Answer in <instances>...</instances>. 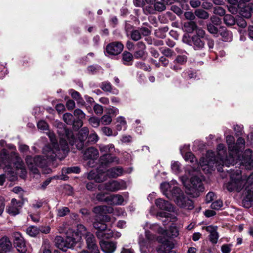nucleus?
I'll return each mask as SVG.
<instances>
[{
  "label": "nucleus",
  "instance_id": "f257e3e1",
  "mask_svg": "<svg viewBox=\"0 0 253 253\" xmlns=\"http://www.w3.org/2000/svg\"><path fill=\"white\" fill-rule=\"evenodd\" d=\"M225 187L230 192L243 190V204L246 208L251 206L253 201V172L246 177L241 175V170H237L236 175L231 176L230 181L225 184Z\"/></svg>",
  "mask_w": 253,
  "mask_h": 253
},
{
  "label": "nucleus",
  "instance_id": "f03ea898",
  "mask_svg": "<svg viewBox=\"0 0 253 253\" xmlns=\"http://www.w3.org/2000/svg\"><path fill=\"white\" fill-rule=\"evenodd\" d=\"M62 131L65 134L60 138V148L57 143L55 134L51 131L47 132L51 142V146L46 145L44 146L43 148V154L51 159H53L57 157L60 160H62L69 151V147L67 140H68L71 145H73L75 142V137L71 131L64 128Z\"/></svg>",
  "mask_w": 253,
  "mask_h": 253
},
{
  "label": "nucleus",
  "instance_id": "7ed1b4c3",
  "mask_svg": "<svg viewBox=\"0 0 253 253\" xmlns=\"http://www.w3.org/2000/svg\"><path fill=\"white\" fill-rule=\"evenodd\" d=\"M176 185V181L173 180L170 183H162L161 188L163 194L169 199H173L174 202L178 207L192 210L194 208L193 202Z\"/></svg>",
  "mask_w": 253,
  "mask_h": 253
},
{
  "label": "nucleus",
  "instance_id": "20e7f679",
  "mask_svg": "<svg viewBox=\"0 0 253 253\" xmlns=\"http://www.w3.org/2000/svg\"><path fill=\"white\" fill-rule=\"evenodd\" d=\"M226 142L228 146L229 157H227L226 149L223 144H219L217 147V156H215V166L218 171H222V167L224 165L229 167L235 164L237 148H235L234 137L230 135L226 137Z\"/></svg>",
  "mask_w": 253,
  "mask_h": 253
},
{
  "label": "nucleus",
  "instance_id": "39448f33",
  "mask_svg": "<svg viewBox=\"0 0 253 253\" xmlns=\"http://www.w3.org/2000/svg\"><path fill=\"white\" fill-rule=\"evenodd\" d=\"M184 158L186 161H189L192 164L194 163L197 168L200 166L205 173H211L215 169V168H217V166H215V155L214 153L212 151H208L206 157L201 158L199 163L197 162L195 157L190 152L185 153Z\"/></svg>",
  "mask_w": 253,
  "mask_h": 253
},
{
  "label": "nucleus",
  "instance_id": "423d86ee",
  "mask_svg": "<svg viewBox=\"0 0 253 253\" xmlns=\"http://www.w3.org/2000/svg\"><path fill=\"white\" fill-rule=\"evenodd\" d=\"M54 159H51L44 155L43 156H37L34 158L31 156H27L25 161L30 170L33 173H39L38 169L39 167L42 169V171L44 174H49L52 172V169L48 167V163L50 160Z\"/></svg>",
  "mask_w": 253,
  "mask_h": 253
},
{
  "label": "nucleus",
  "instance_id": "0eeeda50",
  "mask_svg": "<svg viewBox=\"0 0 253 253\" xmlns=\"http://www.w3.org/2000/svg\"><path fill=\"white\" fill-rule=\"evenodd\" d=\"M7 147L9 150L7 151L9 154V160L12 163V168H15L16 170L20 171L19 174L21 177H25L27 172L22 159L16 152V147L12 144L7 145Z\"/></svg>",
  "mask_w": 253,
  "mask_h": 253
},
{
  "label": "nucleus",
  "instance_id": "6e6552de",
  "mask_svg": "<svg viewBox=\"0 0 253 253\" xmlns=\"http://www.w3.org/2000/svg\"><path fill=\"white\" fill-rule=\"evenodd\" d=\"M0 168H2L9 176L10 181H13L16 178V172L12 168V163L9 160V154L7 149L3 148L0 154Z\"/></svg>",
  "mask_w": 253,
  "mask_h": 253
},
{
  "label": "nucleus",
  "instance_id": "1a4fd4ad",
  "mask_svg": "<svg viewBox=\"0 0 253 253\" xmlns=\"http://www.w3.org/2000/svg\"><path fill=\"white\" fill-rule=\"evenodd\" d=\"M93 227L97 230L96 235L99 239H107L112 237L118 238L121 236L120 233L118 232L113 233L111 230L107 229V225L102 222H94Z\"/></svg>",
  "mask_w": 253,
  "mask_h": 253
},
{
  "label": "nucleus",
  "instance_id": "9d476101",
  "mask_svg": "<svg viewBox=\"0 0 253 253\" xmlns=\"http://www.w3.org/2000/svg\"><path fill=\"white\" fill-rule=\"evenodd\" d=\"M99 148L100 152L104 153V155L100 158L101 165H107L113 162H116L117 164H119V159L109 154L110 153H112L114 151L115 147L113 144H100Z\"/></svg>",
  "mask_w": 253,
  "mask_h": 253
},
{
  "label": "nucleus",
  "instance_id": "9b49d317",
  "mask_svg": "<svg viewBox=\"0 0 253 253\" xmlns=\"http://www.w3.org/2000/svg\"><path fill=\"white\" fill-rule=\"evenodd\" d=\"M196 34L193 35L189 40L188 43L193 46L196 50L202 49L205 46L204 37L205 31L201 28L197 29Z\"/></svg>",
  "mask_w": 253,
  "mask_h": 253
},
{
  "label": "nucleus",
  "instance_id": "f8f14e48",
  "mask_svg": "<svg viewBox=\"0 0 253 253\" xmlns=\"http://www.w3.org/2000/svg\"><path fill=\"white\" fill-rule=\"evenodd\" d=\"M186 188L188 190V193L195 197L199 196L200 193L203 192L204 190L202 180L197 176L191 177L190 184L186 186Z\"/></svg>",
  "mask_w": 253,
  "mask_h": 253
},
{
  "label": "nucleus",
  "instance_id": "ddd939ff",
  "mask_svg": "<svg viewBox=\"0 0 253 253\" xmlns=\"http://www.w3.org/2000/svg\"><path fill=\"white\" fill-rule=\"evenodd\" d=\"M76 240L73 237L67 236L65 240L60 236L55 238V244L57 248L66 252L68 249L73 248L76 243Z\"/></svg>",
  "mask_w": 253,
  "mask_h": 253
},
{
  "label": "nucleus",
  "instance_id": "4468645a",
  "mask_svg": "<svg viewBox=\"0 0 253 253\" xmlns=\"http://www.w3.org/2000/svg\"><path fill=\"white\" fill-rule=\"evenodd\" d=\"M125 188L124 181L112 180L98 186L99 190H105L110 192H116Z\"/></svg>",
  "mask_w": 253,
  "mask_h": 253
},
{
  "label": "nucleus",
  "instance_id": "2eb2a0df",
  "mask_svg": "<svg viewBox=\"0 0 253 253\" xmlns=\"http://www.w3.org/2000/svg\"><path fill=\"white\" fill-rule=\"evenodd\" d=\"M150 228L154 231L157 232L159 233L169 237H176L179 234L178 230L175 227H171L169 228V232L166 229L160 227L159 225L157 224L150 225Z\"/></svg>",
  "mask_w": 253,
  "mask_h": 253
},
{
  "label": "nucleus",
  "instance_id": "dca6fc26",
  "mask_svg": "<svg viewBox=\"0 0 253 253\" xmlns=\"http://www.w3.org/2000/svg\"><path fill=\"white\" fill-rule=\"evenodd\" d=\"M14 244L17 251L20 253H25L27 251L25 240L19 232L14 233Z\"/></svg>",
  "mask_w": 253,
  "mask_h": 253
},
{
  "label": "nucleus",
  "instance_id": "f3484780",
  "mask_svg": "<svg viewBox=\"0 0 253 253\" xmlns=\"http://www.w3.org/2000/svg\"><path fill=\"white\" fill-rule=\"evenodd\" d=\"M124 48L123 44L119 42H115L108 44L106 47V52L111 55H118L120 54Z\"/></svg>",
  "mask_w": 253,
  "mask_h": 253
},
{
  "label": "nucleus",
  "instance_id": "a211bd4d",
  "mask_svg": "<svg viewBox=\"0 0 253 253\" xmlns=\"http://www.w3.org/2000/svg\"><path fill=\"white\" fill-rule=\"evenodd\" d=\"M87 247L91 253H99V251L96 244V240L93 235L89 233L84 236Z\"/></svg>",
  "mask_w": 253,
  "mask_h": 253
},
{
  "label": "nucleus",
  "instance_id": "6ab92c4d",
  "mask_svg": "<svg viewBox=\"0 0 253 253\" xmlns=\"http://www.w3.org/2000/svg\"><path fill=\"white\" fill-rule=\"evenodd\" d=\"M22 203L17 201L15 199H12L9 205L6 208V211L11 215L15 216L20 213V210L22 207Z\"/></svg>",
  "mask_w": 253,
  "mask_h": 253
},
{
  "label": "nucleus",
  "instance_id": "aec40b11",
  "mask_svg": "<svg viewBox=\"0 0 253 253\" xmlns=\"http://www.w3.org/2000/svg\"><path fill=\"white\" fill-rule=\"evenodd\" d=\"M241 163L247 169H251L253 168V157L252 156V151L250 149L246 150Z\"/></svg>",
  "mask_w": 253,
  "mask_h": 253
},
{
  "label": "nucleus",
  "instance_id": "412c9836",
  "mask_svg": "<svg viewBox=\"0 0 253 253\" xmlns=\"http://www.w3.org/2000/svg\"><path fill=\"white\" fill-rule=\"evenodd\" d=\"M124 201L123 197L119 194H113L107 196L106 203L111 205H121Z\"/></svg>",
  "mask_w": 253,
  "mask_h": 253
},
{
  "label": "nucleus",
  "instance_id": "4be33fe9",
  "mask_svg": "<svg viewBox=\"0 0 253 253\" xmlns=\"http://www.w3.org/2000/svg\"><path fill=\"white\" fill-rule=\"evenodd\" d=\"M174 247L172 243L168 240L164 241L157 249L159 253H173L172 249Z\"/></svg>",
  "mask_w": 253,
  "mask_h": 253
},
{
  "label": "nucleus",
  "instance_id": "5701e85b",
  "mask_svg": "<svg viewBox=\"0 0 253 253\" xmlns=\"http://www.w3.org/2000/svg\"><path fill=\"white\" fill-rule=\"evenodd\" d=\"M12 243L9 238L3 236L0 239V252H9L12 249Z\"/></svg>",
  "mask_w": 253,
  "mask_h": 253
},
{
  "label": "nucleus",
  "instance_id": "b1692460",
  "mask_svg": "<svg viewBox=\"0 0 253 253\" xmlns=\"http://www.w3.org/2000/svg\"><path fill=\"white\" fill-rule=\"evenodd\" d=\"M100 242V245L102 250L105 253H113L116 248V244L113 242L103 241L104 239Z\"/></svg>",
  "mask_w": 253,
  "mask_h": 253
},
{
  "label": "nucleus",
  "instance_id": "393cba45",
  "mask_svg": "<svg viewBox=\"0 0 253 253\" xmlns=\"http://www.w3.org/2000/svg\"><path fill=\"white\" fill-rule=\"evenodd\" d=\"M146 45L144 42H139L136 45V51L134 53V56L136 59L142 58L146 55Z\"/></svg>",
  "mask_w": 253,
  "mask_h": 253
},
{
  "label": "nucleus",
  "instance_id": "a878e982",
  "mask_svg": "<svg viewBox=\"0 0 253 253\" xmlns=\"http://www.w3.org/2000/svg\"><path fill=\"white\" fill-rule=\"evenodd\" d=\"M156 206L162 210L170 211L173 210L172 205L168 201L159 198L155 201Z\"/></svg>",
  "mask_w": 253,
  "mask_h": 253
},
{
  "label": "nucleus",
  "instance_id": "bb28decb",
  "mask_svg": "<svg viewBox=\"0 0 253 253\" xmlns=\"http://www.w3.org/2000/svg\"><path fill=\"white\" fill-rule=\"evenodd\" d=\"M98 150L93 147H89L87 148L84 154V159L92 160L88 162V163H89V165H90L91 162H93V160L96 159L98 157Z\"/></svg>",
  "mask_w": 253,
  "mask_h": 253
},
{
  "label": "nucleus",
  "instance_id": "cd10ccee",
  "mask_svg": "<svg viewBox=\"0 0 253 253\" xmlns=\"http://www.w3.org/2000/svg\"><path fill=\"white\" fill-rule=\"evenodd\" d=\"M113 211L114 209L112 207L107 206H98L93 209V212L98 214L111 213Z\"/></svg>",
  "mask_w": 253,
  "mask_h": 253
},
{
  "label": "nucleus",
  "instance_id": "c85d7f7f",
  "mask_svg": "<svg viewBox=\"0 0 253 253\" xmlns=\"http://www.w3.org/2000/svg\"><path fill=\"white\" fill-rule=\"evenodd\" d=\"M206 231L210 233V240L214 244L217 243L218 239V234L217 232V227L210 225L206 227Z\"/></svg>",
  "mask_w": 253,
  "mask_h": 253
},
{
  "label": "nucleus",
  "instance_id": "c756f323",
  "mask_svg": "<svg viewBox=\"0 0 253 253\" xmlns=\"http://www.w3.org/2000/svg\"><path fill=\"white\" fill-rule=\"evenodd\" d=\"M123 172V169L121 167H117L108 169L107 174L109 177L116 178L121 176Z\"/></svg>",
  "mask_w": 253,
  "mask_h": 253
},
{
  "label": "nucleus",
  "instance_id": "7c9ffc66",
  "mask_svg": "<svg viewBox=\"0 0 253 253\" xmlns=\"http://www.w3.org/2000/svg\"><path fill=\"white\" fill-rule=\"evenodd\" d=\"M245 141L242 137H239L237 140L236 143H235V148H237L236 157L235 158V163H237V161L239 159L238 153L239 151L244 149L245 148Z\"/></svg>",
  "mask_w": 253,
  "mask_h": 253
},
{
  "label": "nucleus",
  "instance_id": "2f4dec72",
  "mask_svg": "<svg viewBox=\"0 0 253 253\" xmlns=\"http://www.w3.org/2000/svg\"><path fill=\"white\" fill-rule=\"evenodd\" d=\"M74 115L79 119L76 123L77 126L78 127H81L83 126L82 120L85 118V114L81 109H77L74 111Z\"/></svg>",
  "mask_w": 253,
  "mask_h": 253
},
{
  "label": "nucleus",
  "instance_id": "473e14b6",
  "mask_svg": "<svg viewBox=\"0 0 253 253\" xmlns=\"http://www.w3.org/2000/svg\"><path fill=\"white\" fill-rule=\"evenodd\" d=\"M218 32L223 38V41L228 42L232 40V34L226 28L224 27H220Z\"/></svg>",
  "mask_w": 253,
  "mask_h": 253
},
{
  "label": "nucleus",
  "instance_id": "72a5a7b5",
  "mask_svg": "<svg viewBox=\"0 0 253 253\" xmlns=\"http://www.w3.org/2000/svg\"><path fill=\"white\" fill-rule=\"evenodd\" d=\"M116 130L117 132L121 131L123 128H126V122L123 117H119L117 118V125L115 126Z\"/></svg>",
  "mask_w": 253,
  "mask_h": 253
},
{
  "label": "nucleus",
  "instance_id": "f704fd0d",
  "mask_svg": "<svg viewBox=\"0 0 253 253\" xmlns=\"http://www.w3.org/2000/svg\"><path fill=\"white\" fill-rule=\"evenodd\" d=\"M184 28L188 33H192L195 30L197 31V29H198L196 23L191 21L184 22Z\"/></svg>",
  "mask_w": 253,
  "mask_h": 253
},
{
  "label": "nucleus",
  "instance_id": "c9c22d12",
  "mask_svg": "<svg viewBox=\"0 0 253 253\" xmlns=\"http://www.w3.org/2000/svg\"><path fill=\"white\" fill-rule=\"evenodd\" d=\"M251 13H253V5H249L243 8L240 12L241 15L246 18H249L251 16Z\"/></svg>",
  "mask_w": 253,
  "mask_h": 253
},
{
  "label": "nucleus",
  "instance_id": "e433bc0d",
  "mask_svg": "<svg viewBox=\"0 0 253 253\" xmlns=\"http://www.w3.org/2000/svg\"><path fill=\"white\" fill-rule=\"evenodd\" d=\"M123 61L125 65H130L133 59L132 54L127 51H125L122 54Z\"/></svg>",
  "mask_w": 253,
  "mask_h": 253
},
{
  "label": "nucleus",
  "instance_id": "4c0bfd02",
  "mask_svg": "<svg viewBox=\"0 0 253 253\" xmlns=\"http://www.w3.org/2000/svg\"><path fill=\"white\" fill-rule=\"evenodd\" d=\"M194 13L198 18L202 19H207L209 17L208 12L202 9H196Z\"/></svg>",
  "mask_w": 253,
  "mask_h": 253
},
{
  "label": "nucleus",
  "instance_id": "58836bf2",
  "mask_svg": "<svg viewBox=\"0 0 253 253\" xmlns=\"http://www.w3.org/2000/svg\"><path fill=\"white\" fill-rule=\"evenodd\" d=\"M223 20L224 23L229 26H233L236 23L234 17L230 14L225 15Z\"/></svg>",
  "mask_w": 253,
  "mask_h": 253
},
{
  "label": "nucleus",
  "instance_id": "ea45409f",
  "mask_svg": "<svg viewBox=\"0 0 253 253\" xmlns=\"http://www.w3.org/2000/svg\"><path fill=\"white\" fill-rule=\"evenodd\" d=\"M89 130L88 129L84 127L82 128L79 132V139L82 141H84L88 135Z\"/></svg>",
  "mask_w": 253,
  "mask_h": 253
},
{
  "label": "nucleus",
  "instance_id": "a19ab883",
  "mask_svg": "<svg viewBox=\"0 0 253 253\" xmlns=\"http://www.w3.org/2000/svg\"><path fill=\"white\" fill-rule=\"evenodd\" d=\"M101 130L103 134L107 136H115L118 135V132L117 131H113L112 128L107 126L102 127Z\"/></svg>",
  "mask_w": 253,
  "mask_h": 253
},
{
  "label": "nucleus",
  "instance_id": "79ce46f5",
  "mask_svg": "<svg viewBox=\"0 0 253 253\" xmlns=\"http://www.w3.org/2000/svg\"><path fill=\"white\" fill-rule=\"evenodd\" d=\"M40 230L36 226H31L27 228L26 233L31 237H35L39 233Z\"/></svg>",
  "mask_w": 253,
  "mask_h": 253
},
{
  "label": "nucleus",
  "instance_id": "37998d69",
  "mask_svg": "<svg viewBox=\"0 0 253 253\" xmlns=\"http://www.w3.org/2000/svg\"><path fill=\"white\" fill-rule=\"evenodd\" d=\"M89 232L86 230V228L82 224L78 225L77 229V234L81 237L85 236Z\"/></svg>",
  "mask_w": 253,
  "mask_h": 253
},
{
  "label": "nucleus",
  "instance_id": "c03bdc74",
  "mask_svg": "<svg viewBox=\"0 0 253 253\" xmlns=\"http://www.w3.org/2000/svg\"><path fill=\"white\" fill-rule=\"evenodd\" d=\"M63 172L65 173H79L80 172V169L78 167H73L64 168L62 169Z\"/></svg>",
  "mask_w": 253,
  "mask_h": 253
},
{
  "label": "nucleus",
  "instance_id": "a18cd8bd",
  "mask_svg": "<svg viewBox=\"0 0 253 253\" xmlns=\"http://www.w3.org/2000/svg\"><path fill=\"white\" fill-rule=\"evenodd\" d=\"M208 31L211 34L214 35L216 37H218V33L219 30L214 25L209 23L207 25Z\"/></svg>",
  "mask_w": 253,
  "mask_h": 253
},
{
  "label": "nucleus",
  "instance_id": "49530a36",
  "mask_svg": "<svg viewBox=\"0 0 253 253\" xmlns=\"http://www.w3.org/2000/svg\"><path fill=\"white\" fill-rule=\"evenodd\" d=\"M129 35L131 39L134 41H137L141 38V33L138 29L131 30Z\"/></svg>",
  "mask_w": 253,
  "mask_h": 253
},
{
  "label": "nucleus",
  "instance_id": "de8ad7c7",
  "mask_svg": "<svg viewBox=\"0 0 253 253\" xmlns=\"http://www.w3.org/2000/svg\"><path fill=\"white\" fill-rule=\"evenodd\" d=\"M112 121V116L108 114L104 115L100 119V123L103 125H109Z\"/></svg>",
  "mask_w": 253,
  "mask_h": 253
},
{
  "label": "nucleus",
  "instance_id": "09e8293b",
  "mask_svg": "<svg viewBox=\"0 0 253 253\" xmlns=\"http://www.w3.org/2000/svg\"><path fill=\"white\" fill-rule=\"evenodd\" d=\"M63 119L68 125H72L74 122L73 116L69 113H66L63 115Z\"/></svg>",
  "mask_w": 253,
  "mask_h": 253
},
{
  "label": "nucleus",
  "instance_id": "8fccbe9b",
  "mask_svg": "<svg viewBox=\"0 0 253 253\" xmlns=\"http://www.w3.org/2000/svg\"><path fill=\"white\" fill-rule=\"evenodd\" d=\"M107 174L104 172L96 173L95 181L98 183L102 182L107 179Z\"/></svg>",
  "mask_w": 253,
  "mask_h": 253
},
{
  "label": "nucleus",
  "instance_id": "3c124183",
  "mask_svg": "<svg viewBox=\"0 0 253 253\" xmlns=\"http://www.w3.org/2000/svg\"><path fill=\"white\" fill-rule=\"evenodd\" d=\"M70 212V210L67 207H62L57 210V216L63 217L67 215Z\"/></svg>",
  "mask_w": 253,
  "mask_h": 253
},
{
  "label": "nucleus",
  "instance_id": "603ef678",
  "mask_svg": "<svg viewBox=\"0 0 253 253\" xmlns=\"http://www.w3.org/2000/svg\"><path fill=\"white\" fill-rule=\"evenodd\" d=\"M100 87L104 91H111L112 89L111 84L108 82H102L100 85Z\"/></svg>",
  "mask_w": 253,
  "mask_h": 253
},
{
  "label": "nucleus",
  "instance_id": "864d4df0",
  "mask_svg": "<svg viewBox=\"0 0 253 253\" xmlns=\"http://www.w3.org/2000/svg\"><path fill=\"white\" fill-rule=\"evenodd\" d=\"M171 168L174 173H179L181 169L180 164L178 162H173L171 164Z\"/></svg>",
  "mask_w": 253,
  "mask_h": 253
},
{
  "label": "nucleus",
  "instance_id": "5fc2aeb1",
  "mask_svg": "<svg viewBox=\"0 0 253 253\" xmlns=\"http://www.w3.org/2000/svg\"><path fill=\"white\" fill-rule=\"evenodd\" d=\"M213 12L215 14L223 16L225 14V10L219 6H216L213 7Z\"/></svg>",
  "mask_w": 253,
  "mask_h": 253
},
{
  "label": "nucleus",
  "instance_id": "6e6d98bb",
  "mask_svg": "<svg viewBox=\"0 0 253 253\" xmlns=\"http://www.w3.org/2000/svg\"><path fill=\"white\" fill-rule=\"evenodd\" d=\"M187 61V57L186 55H178L174 60L177 63L183 65Z\"/></svg>",
  "mask_w": 253,
  "mask_h": 253
},
{
  "label": "nucleus",
  "instance_id": "4d7b16f0",
  "mask_svg": "<svg viewBox=\"0 0 253 253\" xmlns=\"http://www.w3.org/2000/svg\"><path fill=\"white\" fill-rule=\"evenodd\" d=\"M88 121L89 124L94 127H98L100 122V120L94 117L89 118Z\"/></svg>",
  "mask_w": 253,
  "mask_h": 253
},
{
  "label": "nucleus",
  "instance_id": "13d9d810",
  "mask_svg": "<svg viewBox=\"0 0 253 253\" xmlns=\"http://www.w3.org/2000/svg\"><path fill=\"white\" fill-rule=\"evenodd\" d=\"M161 52L165 56L168 57H170L173 54V52L170 49L167 47L161 48Z\"/></svg>",
  "mask_w": 253,
  "mask_h": 253
},
{
  "label": "nucleus",
  "instance_id": "bf43d9fd",
  "mask_svg": "<svg viewBox=\"0 0 253 253\" xmlns=\"http://www.w3.org/2000/svg\"><path fill=\"white\" fill-rule=\"evenodd\" d=\"M38 128L41 130H47L48 128V125L46 122L44 121H40L37 124Z\"/></svg>",
  "mask_w": 253,
  "mask_h": 253
},
{
  "label": "nucleus",
  "instance_id": "052dcab7",
  "mask_svg": "<svg viewBox=\"0 0 253 253\" xmlns=\"http://www.w3.org/2000/svg\"><path fill=\"white\" fill-rule=\"evenodd\" d=\"M223 206L222 201L220 200H217L214 202H213L211 205V208L214 210H219Z\"/></svg>",
  "mask_w": 253,
  "mask_h": 253
},
{
  "label": "nucleus",
  "instance_id": "680f3d73",
  "mask_svg": "<svg viewBox=\"0 0 253 253\" xmlns=\"http://www.w3.org/2000/svg\"><path fill=\"white\" fill-rule=\"evenodd\" d=\"M154 7L155 10L158 11H162L166 9V6L165 4L161 2H157L155 3Z\"/></svg>",
  "mask_w": 253,
  "mask_h": 253
},
{
  "label": "nucleus",
  "instance_id": "e2e57ef3",
  "mask_svg": "<svg viewBox=\"0 0 253 253\" xmlns=\"http://www.w3.org/2000/svg\"><path fill=\"white\" fill-rule=\"evenodd\" d=\"M229 11L232 14H236L238 12L239 4H229L228 5Z\"/></svg>",
  "mask_w": 253,
  "mask_h": 253
},
{
  "label": "nucleus",
  "instance_id": "0e129e2a",
  "mask_svg": "<svg viewBox=\"0 0 253 253\" xmlns=\"http://www.w3.org/2000/svg\"><path fill=\"white\" fill-rule=\"evenodd\" d=\"M211 24L214 25H219L221 23L220 18L215 16H212L210 18Z\"/></svg>",
  "mask_w": 253,
  "mask_h": 253
},
{
  "label": "nucleus",
  "instance_id": "69168bd1",
  "mask_svg": "<svg viewBox=\"0 0 253 253\" xmlns=\"http://www.w3.org/2000/svg\"><path fill=\"white\" fill-rule=\"evenodd\" d=\"M107 196V194L101 192L97 194L96 198L99 201L106 202Z\"/></svg>",
  "mask_w": 253,
  "mask_h": 253
},
{
  "label": "nucleus",
  "instance_id": "338daca9",
  "mask_svg": "<svg viewBox=\"0 0 253 253\" xmlns=\"http://www.w3.org/2000/svg\"><path fill=\"white\" fill-rule=\"evenodd\" d=\"M236 22L237 25L241 28H245L247 25L245 20L242 18H238L236 20Z\"/></svg>",
  "mask_w": 253,
  "mask_h": 253
},
{
  "label": "nucleus",
  "instance_id": "774afa93",
  "mask_svg": "<svg viewBox=\"0 0 253 253\" xmlns=\"http://www.w3.org/2000/svg\"><path fill=\"white\" fill-rule=\"evenodd\" d=\"M94 112L97 115H100L103 112L102 106L98 104H96L93 107Z\"/></svg>",
  "mask_w": 253,
  "mask_h": 253
}]
</instances>
